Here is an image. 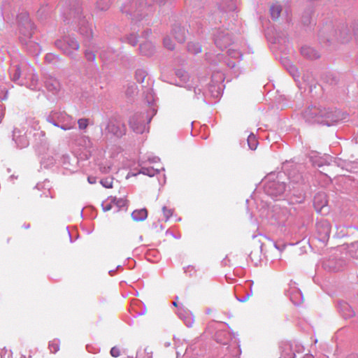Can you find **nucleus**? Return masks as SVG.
<instances>
[{
    "mask_svg": "<svg viewBox=\"0 0 358 358\" xmlns=\"http://www.w3.org/2000/svg\"><path fill=\"white\" fill-rule=\"evenodd\" d=\"M301 179V176L299 174L298 176H296V179H293V181H294V182H299Z\"/></svg>",
    "mask_w": 358,
    "mask_h": 358,
    "instance_id": "nucleus-59",
    "label": "nucleus"
},
{
    "mask_svg": "<svg viewBox=\"0 0 358 358\" xmlns=\"http://www.w3.org/2000/svg\"><path fill=\"white\" fill-rule=\"evenodd\" d=\"M114 273H115V270H110V271H109V274H110V275H114Z\"/></svg>",
    "mask_w": 358,
    "mask_h": 358,
    "instance_id": "nucleus-63",
    "label": "nucleus"
},
{
    "mask_svg": "<svg viewBox=\"0 0 358 358\" xmlns=\"http://www.w3.org/2000/svg\"><path fill=\"white\" fill-rule=\"evenodd\" d=\"M87 180L90 184H95L96 182V178L94 176H88Z\"/></svg>",
    "mask_w": 358,
    "mask_h": 358,
    "instance_id": "nucleus-56",
    "label": "nucleus"
},
{
    "mask_svg": "<svg viewBox=\"0 0 358 358\" xmlns=\"http://www.w3.org/2000/svg\"><path fill=\"white\" fill-rule=\"evenodd\" d=\"M148 161L151 163H156L159 161V158L158 157H154L152 158H149Z\"/></svg>",
    "mask_w": 358,
    "mask_h": 358,
    "instance_id": "nucleus-57",
    "label": "nucleus"
},
{
    "mask_svg": "<svg viewBox=\"0 0 358 358\" xmlns=\"http://www.w3.org/2000/svg\"><path fill=\"white\" fill-rule=\"evenodd\" d=\"M228 66H229L230 68H234L235 67V63L234 62H229L227 64Z\"/></svg>",
    "mask_w": 358,
    "mask_h": 358,
    "instance_id": "nucleus-62",
    "label": "nucleus"
},
{
    "mask_svg": "<svg viewBox=\"0 0 358 358\" xmlns=\"http://www.w3.org/2000/svg\"><path fill=\"white\" fill-rule=\"evenodd\" d=\"M295 284L292 282L289 284V288L286 290V294L294 305L298 306L302 302L303 295L301 290L295 287Z\"/></svg>",
    "mask_w": 358,
    "mask_h": 358,
    "instance_id": "nucleus-17",
    "label": "nucleus"
},
{
    "mask_svg": "<svg viewBox=\"0 0 358 358\" xmlns=\"http://www.w3.org/2000/svg\"><path fill=\"white\" fill-rule=\"evenodd\" d=\"M250 292H248L245 296H243V297H238V296H236V299L240 301V302H245L252 294V285L250 284Z\"/></svg>",
    "mask_w": 358,
    "mask_h": 358,
    "instance_id": "nucleus-51",
    "label": "nucleus"
},
{
    "mask_svg": "<svg viewBox=\"0 0 358 358\" xmlns=\"http://www.w3.org/2000/svg\"><path fill=\"white\" fill-rule=\"evenodd\" d=\"M34 69L26 62H13L8 69L10 80L16 84L35 90L38 87V80Z\"/></svg>",
    "mask_w": 358,
    "mask_h": 358,
    "instance_id": "nucleus-1",
    "label": "nucleus"
},
{
    "mask_svg": "<svg viewBox=\"0 0 358 358\" xmlns=\"http://www.w3.org/2000/svg\"><path fill=\"white\" fill-rule=\"evenodd\" d=\"M347 358H358V355L357 354H351V355H349Z\"/></svg>",
    "mask_w": 358,
    "mask_h": 358,
    "instance_id": "nucleus-60",
    "label": "nucleus"
},
{
    "mask_svg": "<svg viewBox=\"0 0 358 358\" xmlns=\"http://www.w3.org/2000/svg\"><path fill=\"white\" fill-rule=\"evenodd\" d=\"M45 60L47 62H53L55 61V59H57V57H56L55 55L53 54H48L45 55Z\"/></svg>",
    "mask_w": 358,
    "mask_h": 358,
    "instance_id": "nucleus-54",
    "label": "nucleus"
},
{
    "mask_svg": "<svg viewBox=\"0 0 358 358\" xmlns=\"http://www.w3.org/2000/svg\"><path fill=\"white\" fill-rule=\"evenodd\" d=\"M110 353L113 357H118L120 355V349L116 346H114L110 349Z\"/></svg>",
    "mask_w": 358,
    "mask_h": 358,
    "instance_id": "nucleus-52",
    "label": "nucleus"
},
{
    "mask_svg": "<svg viewBox=\"0 0 358 358\" xmlns=\"http://www.w3.org/2000/svg\"><path fill=\"white\" fill-rule=\"evenodd\" d=\"M313 205L315 210L322 213V210L327 205V196L323 192L316 194L313 199Z\"/></svg>",
    "mask_w": 358,
    "mask_h": 358,
    "instance_id": "nucleus-20",
    "label": "nucleus"
},
{
    "mask_svg": "<svg viewBox=\"0 0 358 358\" xmlns=\"http://www.w3.org/2000/svg\"><path fill=\"white\" fill-rule=\"evenodd\" d=\"M110 0H97L96 8L100 10H106L109 8Z\"/></svg>",
    "mask_w": 358,
    "mask_h": 358,
    "instance_id": "nucleus-37",
    "label": "nucleus"
},
{
    "mask_svg": "<svg viewBox=\"0 0 358 358\" xmlns=\"http://www.w3.org/2000/svg\"><path fill=\"white\" fill-rule=\"evenodd\" d=\"M131 217L135 221L145 220L148 217V211L145 208L135 210L132 212Z\"/></svg>",
    "mask_w": 358,
    "mask_h": 358,
    "instance_id": "nucleus-28",
    "label": "nucleus"
},
{
    "mask_svg": "<svg viewBox=\"0 0 358 358\" xmlns=\"http://www.w3.org/2000/svg\"><path fill=\"white\" fill-rule=\"evenodd\" d=\"M185 273L189 274V276H192L195 274L196 270L192 266H188L184 268Z\"/></svg>",
    "mask_w": 358,
    "mask_h": 358,
    "instance_id": "nucleus-53",
    "label": "nucleus"
},
{
    "mask_svg": "<svg viewBox=\"0 0 358 358\" xmlns=\"http://www.w3.org/2000/svg\"><path fill=\"white\" fill-rule=\"evenodd\" d=\"M147 91L146 99L148 103H151L154 101V92L151 88H148Z\"/></svg>",
    "mask_w": 358,
    "mask_h": 358,
    "instance_id": "nucleus-50",
    "label": "nucleus"
},
{
    "mask_svg": "<svg viewBox=\"0 0 358 358\" xmlns=\"http://www.w3.org/2000/svg\"><path fill=\"white\" fill-rule=\"evenodd\" d=\"M126 41L132 46H135L138 43L137 36L134 34H131L129 36H127L126 38Z\"/></svg>",
    "mask_w": 358,
    "mask_h": 358,
    "instance_id": "nucleus-45",
    "label": "nucleus"
},
{
    "mask_svg": "<svg viewBox=\"0 0 358 358\" xmlns=\"http://www.w3.org/2000/svg\"><path fill=\"white\" fill-rule=\"evenodd\" d=\"M147 76L148 73L145 69H138L135 71L134 77L137 82L143 83Z\"/></svg>",
    "mask_w": 358,
    "mask_h": 358,
    "instance_id": "nucleus-34",
    "label": "nucleus"
},
{
    "mask_svg": "<svg viewBox=\"0 0 358 358\" xmlns=\"http://www.w3.org/2000/svg\"><path fill=\"white\" fill-rule=\"evenodd\" d=\"M316 230L319 236V239L323 242L326 241L330 236L331 224L327 220H320L316 224Z\"/></svg>",
    "mask_w": 358,
    "mask_h": 358,
    "instance_id": "nucleus-16",
    "label": "nucleus"
},
{
    "mask_svg": "<svg viewBox=\"0 0 358 358\" xmlns=\"http://www.w3.org/2000/svg\"><path fill=\"white\" fill-rule=\"evenodd\" d=\"M28 124L35 131L38 130L40 129L38 121L36 120L34 118L29 119Z\"/></svg>",
    "mask_w": 358,
    "mask_h": 358,
    "instance_id": "nucleus-47",
    "label": "nucleus"
},
{
    "mask_svg": "<svg viewBox=\"0 0 358 358\" xmlns=\"http://www.w3.org/2000/svg\"><path fill=\"white\" fill-rule=\"evenodd\" d=\"M85 57L86 59L89 62H94L95 60V54L90 50H86L85 52Z\"/></svg>",
    "mask_w": 358,
    "mask_h": 358,
    "instance_id": "nucleus-49",
    "label": "nucleus"
},
{
    "mask_svg": "<svg viewBox=\"0 0 358 358\" xmlns=\"http://www.w3.org/2000/svg\"><path fill=\"white\" fill-rule=\"evenodd\" d=\"M73 13L75 23L78 24L79 33L86 39L92 38L93 32L92 25L89 24L86 16L83 15L81 8L78 7L71 14Z\"/></svg>",
    "mask_w": 358,
    "mask_h": 358,
    "instance_id": "nucleus-8",
    "label": "nucleus"
},
{
    "mask_svg": "<svg viewBox=\"0 0 358 358\" xmlns=\"http://www.w3.org/2000/svg\"><path fill=\"white\" fill-rule=\"evenodd\" d=\"M107 131L117 137H121L125 134V125L116 119L109 120L106 127Z\"/></svg>",
    "mask_w": 358,
    "mask_h": 358,
    "instance_id": "nucleus-15",
    "label": "nucleus"
},
{
    "mask_svg": "<svg viewBox=\"0 0 358 358\" xmlns=\"http://www.w3.org/2000/svg\"><path fill=\"white\" fill-rule=\"evenodd\" d=\"M90 124V120L87 118H80L78 120V125L80 130H85Z\"/></svg>",
    "mask_w": 358,
    "mask_h": 358,
    "instance_id": "nucleus-39",
    "label": "nucleus"
},
{
    "mask_svg": "<svg viewBox=\"0 0 358 358\" xmlns=\"http://www.w3.org/2000/svg\"><path fill=\"white\" fill-rule=\"evenodd\" d=\"M320 124L331 127L345 120L348 115L338 109L323 108L322 110Z\"/></svg>",
    "mask_w": 358,
    "mask_h": 358,
    "instance_id": "nucleus-7",
    "label": "nucleus"
},
{
    "mask_svg": "<svg viewBox=\"0 0 358 358\" xmlns=\"http://www.w3.org/2000/svg\"><path fill=\"white\" fill-rule=\"evenodd\" d=\"M231 335L227 331H218L215 334V339L217 343L222 345H227Z\"/></svg>",
    "mask_w": 358,
    "mask_h": 358,
    "instance_id": "nucleus-27",
    "label": "nucleus"
},
{
    "mask_svg": "<svg viewBox=\"0 0 358 358\" xmlns=\"http://www.w3.org/2000/svg\"><path fill=\"white\" fill-rule=\"evenodd\" d=\"M155 0H126L121 6V11L132 21L138 22L152 13Z\"/></svg>",
    "mask_w": 358,
    "mask_h": 358,
    "instance_id": "nucleus-2",
    "label": "nucleus"
},
{
    "mask_svg": "<svg viewBox=\"0 0 358 358\" xmlns=\"http://www.w3.org/2000/svg\"><path fill=\"white\" fill-rule=\"evenodd\" d=\"M285 175L283 173H271L264 179V190L273 198L282 195L287 190V185L284 181Z\"/></svg>",
    "mask_w": 358,
    "mask_h": 358,
    "instance_id": "nucleus-4",
    "label": "nucleus"
},
{
    "mask_svg": "<svg viewBox=\"0 0 358 358\" xmlns=\"http://www.w3.org/2000/svg\"><path fill=\"white\" fill-rule=\"evenodd\" d=\"M350 35V31L347 27H343L341 29L339 30V36H338V40H339L341 43H345L348 41Z\"/></svg>",
    "mask_w": 358,
    "mask_h": 358,
    "instance_id": "nucleus-32",
    "label": "nucleus"
},
{
    "mask_svg": "<svg viewBox=\"0 0 358 358\" xmlns=\"http://www.w3.org/2000/svg\"><path fill=\"white\" fill-rule=\"evenodd\" d=\"M185 90L181 92L182 97L184 99H203L204 102H206V95L204 92L194 84H187L183 86Z\"/></svg>",
    "mask_w": 358,
    "mask_h": 358,
    "instance_id": "nucleus-11",
    "label": "nucleus"
},
{
    "mask_svg": "<svg viewBox=\"0 0 358 358\" xmlns=\"http://www.w3.org/2000/svg\"><path fill=\"white\" fill-rule=\"evenodd\" d=\"M156 113L157 110L153 109L151 115L145 113H134L130 117L129 120L130 128L136 134H143L145 131H148V124Z\"/></svg>",
    "mask_w": 358,
    "mask_h": 358,
    "instance_id": "nucleus-6",
    "label": "nucleus"
},
{
    "mask_svg": "<svg viewBox=\"0 0 358 358\" xmlns=\"http://www.w3.org/2000/svg\"><path fill=\"white\" fill-rule=\"evenodd\" d=\"M227 53L231 58L238 59L239 61L242 58L241 52L237 50L230 48L227 50Z\"/></svg>",
    "mask_w": 358,
    "mask_h": 358,
    "instance_id": "nucleus-41",
    "label": "nucleus"
},
{
    "mask_svg": "<svg viewBox=\"0 0 358 358\" xmlns=\"http://www.w3.org/2000/svg\"><path fill=\"white\" fill-rule=\"evenodd\" d=\"M6 98H7V92H6V93H5L3 95H1V94H0V99H1V100H4V99H6Z\"/></svg>",
    "mask_w": 358,
    "mask_h": 358,
    "instance_id": "nucleus-61",
    "label": "nucleus"
},
{
    "mask_svg": "<svg viewBox=\"0 0 358 358\" xmlns=\"http://www.w3.org/2000/svg\"><path fill=\"white\" fill-rule=\"evenodd\" d=\"M282 11V7L280 4H273L270 8L271 16L273 20H277Z\"/></svg>",
    "mask_w": 358,
    "mask_h": 358,
    "instance_id": "nucleus-31",
    "label": "nucleus"
},
{
    "mask_svg": "<svg viewBox=\"0 0 358 358\" xmlns=\"http://www.w3.org/2000/svg\"><path fill=\"white\" fill-rule=\"evenodd\" d=\"M224 77L222 72L215 73L212 76V80L209 84L208 92L204 93L205 95L207 96L208 94H209L214 99H219L221 97L224 90Z\"/></svg>",
    "mask_w": 358,
    "mask_h": 358,
    "instance_id": "nucleus-10",
    "label": "nucleus"
},
{
    "mask_svg": "<svg viewBox=\"0 0 358 358\" xmlns=\"http://www.w3.org/2000/svg\"><path fill=\"white\" fill-rule=\"evenodd\" d=\"M177 315L188 328L192 327L194 320L192 313L189 310L180 306L178 308Z\"/></svg>",
    "mask_w": 358,
    "mask_h": 358,
    "instance_id": "nucleus-18",
    "label": "nucleus"
},
{
    "mask_svg": "<svg viewBox=\"0 0 358 358\" xmlns=\"http://www.w3.org/2000/svg\"><path fill=\"white\" fill-rule=\"evenodd\" d=\"M110 170V166H100V171L101 173H108Z\"/></svg>",
    "mask_w": 358,
    "mask_h": 358,
    "instance_id": "nucleus-55",
    "label": "nucleus"
},
{
    "mask_svg": "<svg viewBox=\"0 0 358 358\" xmlns=\"http://www.w3.org/2000/svg\"><path fill=\"white\" fill-rule=\"evenodd\" d=\"M214 41L217 48L223 50L231 45L232 38L228 31L218 29L214 34Z\"/></svg>",
    "mask_w": 358,
    "mask_h": 358,
    "instance_id": "nucleus-14",
    "label": "nucleus"
},
{
    "mask_svg": "<svg viewBox=\"0 0 358 358\" xmlns=\"http://www.w3.org/2000/svg\"><path fill=\"white\" fill-rule=\"evenodd\" d=\"M49 349L52 353H56L59 350V340H53L49 343Z\"/></svg>",
    "mask_w": 358,
    "mask_h": 358,
    "instance_id": "nucleus-40",
    "label": "nucleus"
},
{
    "mask_svg": "<svg viewBox=\"0 0 358 358\" xmlns=\"http://www.w3.org/2000/svg\"><path fill=\"white\" fill-rule=\"evenodd\" d=\"M295 348H298L297 352H301L303 350L302 346L295 345ZM295 351L296 350L294 349L293 345L289 343H286L282 347V358H295Z\"/></svg>",
    "mask_w": 358,
    "mask_h": 358,
    "instance_id": "nucleus-21",
    "label": "nucleus"
},
{
    "mask_svg": "<svg viewBox=\"0 0 358 358\" xmlns=\"http://www.w3.org/2000/svg\"><path fill=\"white\" fill-rule=\"evenodd\" d=\"M301 55L310 59H315L320 57L319 52L314 48L309 46L302 47L301 49Z\"/></svg>",
    "mask_w": 358,
    "mask_h": 358,
    "instance_id": "nucleus-24",
    "label": "nucleus"
},
{
    "mask_svg": "<svg viewBox=\"0 0 358 358\" xmlns=\"http://www.w3.org/2000/svg\"><path fill=\"white\" fill-rule=\"evenodd\" d=\"M187 31L180 25H175L172 29L171 34L180 43L185 42Z\"/></svg>",
    "mask_w": 358,
    "mask_h": 358,
    "instance_id": "nucleus-22",
    "label": "nucleus"
},
{
    "mask_svg": "<svg viewBox=\"0 0 358 358\" xmlns=\"http://www.w3.org/2000/svg\"><path fill=\"white\" fill-rule=\"evenodd\" d=\"M31 131H25V128H15L13 131V139L15 141L17 146L20 148H26L29 143V134Z\"/></svg>",
    "mask_w": 358,
    "mask_h": 358,
    "instance_id": "nucleus-13",
    "label": "nucleus"
},
{
    "mask_svg": "<svg viewBox=\"0 0 358 358\" xmlns=\"http://www.w3.org/2000/svg\"><path fill=\"white\" fill-rule=\"evenodd\" d=\"M163 214L165 217V221H167L173 214V210L167 208L166 206L162 208Z\"/></svg>",
    "mask_w": 358,
    "mask_h": 358,
    "instance_id": "nucleus-48",
    "label": "nucleus"
},
{
    "mask_svg": "<svg viewBox=\"0 0 358 358\" xmlns=\"http://www.w3.org/2000/svg\"><path fill=\"white\" fill-rule=\"evenodd\" d=\"M102 209L104 212L108 211L112 209H115L114 204L111 203L110 197L107 201H103L101 204Z\"/></svg>",
    "mask_w": 358,
    "mask_h": 358,
    "instance_id": "nucleus-43",
    "label": "nucleus"
},
{
    "mask_svg": "<svg viewBox=\"0 0 358 358\" xmlns=\"http://www.w3.org/2000/svg\"><path fill=\"white\" fill-rule=\"evenodd\" d=\"M44 84L46 89L52 94H56L60 89L59 82L51 75L44 76Z\"/></svg>",
    "mask_w": 358,
    "mask_h": 358,
    "instance_id": "nucleus-19",
    "label": "nucleus"
},
{
    "mask_svg": "<svg viewBox=\"0 0 358 358\" xmlns=\"http://www.w3.org/2000/svg\"><path fill=\"white\" fill-rule=\"evenodd\" d=\"M163 43H164V47L166 48L167 49L171 50L174 49V44L172 42L171 39L169 36H166L164 38Z\"/></svg>",
    "mask_w": 358,
    "mask_h": 358,
    "instance_id": "nucleus-46",
    "label": "nucleus"
},
{
    "mask_svg": "<svg viewBox=\"0 0 358 358\" xmlns=\"http://www.w3.org/2000/svg\"><path fill=\"white\" fill-rule=\"evenodd\" d=\"M248 144L251 150H255L257 147L258 142L256 139L255 136L251 134L248 137Z\"/></svg>",
    "mask_w": 358,
    "mask_h": 358,
    "instance_id": "nucleus-38",
    "label": "nucleus"
},
{
    "mask_svg": "<svg viewBox=\"0 0 358 358\" xmlns=\"http://www.w3.org/2000/svg\"><path fill=\"white\" fill-rule=\"evenodd\" d=\"M55 45L60 49L65 55L74 57L76 52L79 49L80 45L75 37L65 36L55 41Z\"/></svg>",
    "mask_w": 358,
    "mask_h": 358,
    "instance_id": "nucleus-9",
    "label": "nucleus"
},
{
    "mask_svg": "<svg viewBox=\"0 0 358 358\" xmlns=\"http://www.w3.org/2000/svg\"><path fill=\"white\" fill-rule=\"evenodd\" d=\"M187 50L192 54H198L201 51V46L198 43L189 42L187 44Z\"/></svg>",
    "mask_w": 358,
    "mask_h": 358,
    "instance_id": "nucleus-33",
    "label": "nucleus"
},
{
    "mask_svg": "<svg viewBox=\"0 0 358 358\" xmlns=\"http://www.w3.org/2000/svg\"><path fill=\"white\" fill-rule=\"evenodd\" d=\"M110 200L111 203L114 204L115 212H118L124 208L127 209V200L125 199L110 196Z\"/></svg>",
    "mask_w": 358,
    "mask_h": 358,
    "instance_id": "nucleus-26",
    "label": "nucleus"
},
{
    "mask_svg": "<svg viewBox=\"0 0 358 358\" xmlns=\"http://www.w3.org/2000/svg\"><path fill=\"white\" fill-rule=\"evenodd\" d=\"M173 306H175V307H178V303L176 302V301H174L173 303H172Z\"/></svg>",
    "mask_w": 358,
    "mask_h": 358,
    "instance_id": "nucleus-64",
    "label": "nucleus"
},
{
    "mask_svg": "<svg viewBox=\"0 0 358 358\" xmlns=\"http://www.w3.org/2000/svg\"><path fill=\"white\" fill-rule=\"evenodd\" d=\"M140 52L145 56H151L155 52V46L150 41H145L140 44Z\"/></svg>",
    "mask_w": 358,
    "mask_h": 358,
    "instance_id": "nucleus-25",
    "label": "nucleus"
},
{
    "mask_svg": "<svg viewBox=\"0 0 358 358\" xmlns=\"http://www.w3.org/2000/svg\"><path fill=\"white\" fill-rule=\"evenodd\" d=\"M279 215H275V220H276L277 223L280 225H284L285 224V222L287 220V212L285 209L280 210Z\"/></svg>",
    "mask_w": 358,
    "mask_h": 358,
    "instance_id": "nucleus-30",
    "label": "nucleus"
},
{
    "mask_svg": "<svg viewBox=\"0 0 358 358\" xmlns=\"http://www.w3.org/2000/svg\"><path fill=\"white\" fill-rule=\"evenodd\" d=\"M34 29V24L28 17H26L24 21L20 22L19 25V38L28 52L37 55L40 52V46L37 43L31 40Z\"/></svg>",
    "mask_w": 358,
    "mask_h": 358,
    "instance_id": "nucleus-3",
    "label": "nucleus"
},
{
    "mask_svg": "<svg viewBox=\"0 0 358 358\" xmlns=\"http://www.w3.org/2000/svg\"><path fill=\"white\" fill-rule=\"evenodd\" d=\"M113 178L112 177H107L100 180L101 185L106 188L113 187Z\"/></svg>",
    "mask_w": 358,
    "mask_h": 358,
    "instance_id": "nucleus-42",
    "label": "nucleus"
},
{
    "mask_svg": "<svg viewBox=\"0 0 358 358\" xmlns=\"http://www.w3.org/2000/svg\"><path fill=\"white\" fill-rule=\"evenodd\" d=\"M158 169H155L152 167H141V169L139 171V173H142L143 175L148 176L150 177H152L155 175L159 173Z\"/></svg>",
    "mask_w": 358,
    "mask_h": 358,
    "instance_id": "nucleus-35",
    "label": "nucleus"
},
{
    "mask_svg": "<svg viewBox=\"0 0 358 358\" xmlns=\"http://www.w3.org/2000/svg\"><path fill=\"white\" fill-rule=\"evenodd\" d=\"M322 109L315 105L308 106L302 113L304 120L309 124H320Z\"/></svg>",
    "mask_w": 358,
    "mask_h": 358,
    "instance_id": "nucleus-12",
    "label": "nucleus"
},
{
    "mask_svg": "<svg viewBox=\"0 0 358 358\" xmlns=\"http://www.w3.org/2000/svg\"><path fill=\"white\" fill-rule=\"evenodd\" d=\"M176 76L180 78V80L182 83L179 84L180 86L183 87L187 85L186 82L189 78V76L187 73L182 70H178L176 73Z\"/></svg>",
    "mask_w": 358,
    "mask_h": 358,
    "instance_id": "nucleus-36",
    "label": "nucleus"
},
{
    "mask_svg": "<svg viewBox=\"0 0 358 358\" xmlns=\"http://www.w3.org/2000/svg\"><path fill=\"white\" fill-rule=\"evenodd\" d=\"M45 120L55 127H59L64 131L73 129L76 127L74 118L65 111L52 110L45 117Z\"/></svg>",
    "mask_w": 358,
    "mask_h": 358,
    "instance_id": "nucleus-5",
    "label": "nucleus"
},
{
    "mask_svg": "<svg viewBox=\"0 0 358 358\" xmlns=\"http://www.w3.org/2000/svg\"><path fill=\"white\" fill-rule=\"evenodd\" d=\"M80 140L85 148H91L92 147V143L89 136H82Z\"/></svg>",
    "mask_w": 358,
    "mask_h": 358,
    "instance_id": "nucleus-44",
    "label": "nucleus"
},
{
    "mask_svg": "<svg viewBox=\"0 0 358 358\" xmlns=\"http://www.w3.org/2000/svg\"><path fill=\"white\" fill-rule=\"evenodd\" d=\"M338 309L343 317L350 318L355 315V312L352 307L346 302H341L338 303Z\"/></svg>",
    "mask_w": 358,
    "mask_h": 358,
    "instance_id": "nucleus-23",
    "label": "nucleus"
},
{
    "mask_svg": "<svg viewBox=\"0 0 358 358\" xmlns=\"http://www.w3.org/2000/svg\"><path fill=\"white\" fill-rule=\"evenodd\" d=\"M150 34H151V29H147L143 32V34L145 35V37L148 36Z\"/></svg>",
    "mask_w": 358,
    "mask_h": 358,
    "instance_id": "nucleus-58",
    "label": "nucleus"
},
{
    "mask_svg": "<svg viewBox=\"0 0 358 358\" xmlns=\"http://www.w3.org/2000/svg\"><path fill=\"white\" fill-rule=\"evenodd\" d=\"M115 56V51L114 50L106 51L102 50L99 52V57L105 61H110L113 59Z\"/></svg>",
    "mask_w": 358,
    "mask_h": 358,
    "instance_id": "nucleus-29",
    "label": "nucleus"
}]
</instances>
